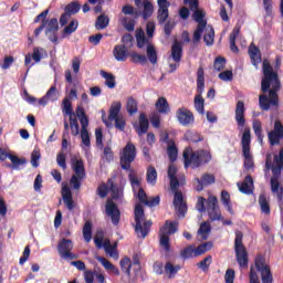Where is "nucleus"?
<instances>
[{
	"instance_id": "nucleus-1",
	"label": "nucleus",
	"mask_w": 283,
	"mask_h": 283,
	"mask_svg": "<svg viewBox=\"0 0 283 283\" xmlns=\"http://www.w3.org/2000/svg\"><path fill=\"white\" fill-rule=\"evenodd\" d=\"M262 72L261 92L263 94L259 96V105L263 112H269L271 105L274 107H279L280 105L277 92L282 90V82L280 81V75L273 70V66L268 60L263 61ZM268 93L269 96H266Z\"/></svg>"
},
{
	"instance_id": "nucleus-2",
	"label": "nucleus",
	"mask_w": 283,
	"mask_h": 283,
	"mask_svg": "<svg viewBox=\"0 0 283 283\" xmlns=\"http://www.w3.org/2000/svg\"><path fill=\"white\" fill-rule=\"evenodd\" d=\"M136 160V146L132 143H127L123 149V153L119 155V165L124 171H129L128 179L132 187H140V180L134 174L132 169V163Z\"/></svg>"
},
{
	"instance_id": "nucleus-3",
	"label": "nucleus",
	"mask_w": 283,
	"mask_h": 283,
	"mask_svg": "<svg viewBox=\"0 0 283 283\" xmlns=\"http://www.w3.org/2000/svg\"><path fill=\"white\" fill-rule=\"evenodd\" d=\"M48 14H50V9H46L40 13L42 23L34 30V36L39 38L44 30L45 36H48L49 41H51V43H55V45H59V19L52 18L46 20Z\"/></svg>"
},
{
	"instance_id": "nucleus-4",
	"label": "nucleus",
	"mask_w": 283,
	"mask_h": 283,
	"mask_svg": "<svg viewBox=\"0 0 283 283\" xmlns=\"http://www.w3.org/2000/svg\"><path fill=\"white\" fill-rule=\"evenodd\" d=\"M283 169V148L280 150L279 155L274 156V164L268 157L265 160L264 171L272 170V177L270 179V186L272 193H280V178H282Z\"/></svg>"
},
{
	"instance_id": "nucleus-5",
	"label": "nucleus",
	"mask_w": 283,
	"mask_h": 283,
	"mask_svg": "<svg viewBox=\"0 0 283 283\" xmlns=\"http://www.w3.org/2000/svg\"><path fill=\"white\" fill-rule=\"evenodd\" d=\"M211 151L199 149L193 151L191 148H186L184 150V164L187 167H191L192 169H198V167H202V165H208L211 163Z\"/></svg>"
},
{
	"instance_id": "nucleus-6",
	"label": "nucleus",
	"mask_w": 283,
	"mask_h": 283,
	"mask_svg": "<svg viewBox=\"0 0 283 283\" xmlns=\"http://www.w3.org/2000/svg\"><path fill=\"white\" fill-rule=\"evenodd\" d=\"M135 233H137L138 238H143L145 240L147 235H149V231L151 230V224L154 222L151 220L145 221L143 224V220H145V209L143 205L137 203L135 206Z\"/></svg>"
},
{
	"instance_id": "nucleus-7",
	"label": "nucleus",
	"mask_w": 283,
	"mask_h": 283,
	"mask_svg": "<svg viewBox=\"0 0 283 283\" xmlns=\"http://www.w3.org/2000/svg\"><path fill=\"white\" fill-rule=\"evenodd\" d=\"M243 238H244V234L242 233V231L235 232L234 252H235L237 262H238L240 269H248L249 252H247V248L244 247V243H242Z\"/></svg>"
},
{
	"instance_id": "nucleus-8",
	"label": "nucleus",
	"mask_w": 283,
	"mask_h": 283,
	"mask_svg": "<svg viewBox=\"0 0 283 283\" xmlns=\"http://www.w3.org/2000/svg\"><path fill=\"white\" fill-rule=\"evenodd\" d=\"M241 147L244 158L243 165L245 169H253L255 164L253 163V155H251V128L249 127L244 128L243 130L241 137Z\"/></svg>"
},
{
	"instance_id": "nucleus-9",
	"label": "nucleus",
	"mask_w": 283,
	"mask_h": 283,
	"mask_svg": "<svg viewBox=\"0 0 283 283\" xmlns=\"http://www.w3.org/2000/svg\"><path fill=\"white\" fill-rule=\"evenodd\" d=\"M197 93L195 96V109L198 114L205 115V98L202 94H205V69L199 66L197 71Z\"/></svg>"
},
{
	"instance_id": "nucleus-10",
	"label": "nucleus",
	"mask_w": 283,
	"mask_h": 283,
	"mask_svg": "<svg viewBox=\"0 0 283 283\" xmlns=\"http://www.w3.org/2000/svg\"><path fill=\"white\" fill-rule=\"evenodd\" d=\"M72 169L75 175L71 177L70 184L73 189L78 191L81 189V181L85 180V164L83 159H72Z\"/></svg>"
},
{
	"instance_id": "nucleus-11",
	"label": "nucleus",
	"mask_w": 283,
	"mask_h": 283,
	"mask_svg": "<svg viewBox=\"0 0 283 283\" xmlns=\"http://www.w3.org/2000/svg\"><path fill=\"white\" fill-rule=\"evenodd\" d=\"M254 266L261 273L262 283H273V273H271V268L266 265V259L262 254L256 255Z\"/></svg>"
},
{
	"instance_id": "nucleus-12",
	"label": "nucleus",
	"mask_w": 283,
	"mask_h": 283,
	"mask_svg": "<svg viewBox=\"0 0 283 283\" xmlns=\"http://www.w3.org/2000/svg\"><path fill=\"white\" fill-rule=\"evenodd\" d=\"M74 249V242L71 239L63 238L57 243V253L63 258V260H78V255L72 253Z\"/></svg>"
},
{
	"instance_id": "nucleus-13",
	"label": "nucleus",
	"mask_w": 283,
	"mask_h": 283,
	"mask_svg": "<svg viewBox=\"0 0 283 283\" xmlns=\"http://www.w3.org/2000/svg\"><path fill=\"white\" fill-rule=\"evenodd\" d=\"M207 211L211 222L222 220V212L220 211V206H218V197L216 196L208 197Z\"/></svg>"
},
{
	"instance_id": "nucleus-14",
	"label": "nucleus",
	"mask_w": 283,
	"mask_h": 283,
	"mask_svg": "<svg viewBox=\"0 0 283 283\" xmlns=\"http://www.w3.org/2000/svg\"><path fill=\"white\" fill-rule=\"evenodd\" d=\"M105 211H106V216H108V218H111L114 227H118V224L120 222V210L118 209V206L112 199H108L106 201Z\"/></svg>"
},
{
	"instance_id": "nucleus-15",
	"label": "nucleus",
	"mask_w": 283,
	"mask_h": 283,
	"mask_svg": "<svg viewBox=\"0 0 283 283\" xmlns=\"http://www.w3.org/2000/svg\"><path fill=\"white\" fill-rule=\"evenodd\" d=\"M176 116L180 125H182L184 127H189V125H193V123H196V117H193V113L188 108H178Z\"/></svg>"
},
{
	"instance_id": "nucleus-16",
	"label": "nucleus",
	"mask_w": 283,
	"mask_h": 283,
	"mask_svg": "<svg viewBox=\"0 0 283 283\" xmlns=\"http://www.w3.org/2000/svg\"><path fill=\"white\" fill-rule=\"evenodd\" d=\"M172 205L177 211V216L179 218H185L187 213V202H185V196H182L181 191H176Z\"/></svg>"
},
{
	"instance_id": "nucleus-17",
	"label": "nucleus",
	"mask_w": 283,
	"mask_h": 283,
	"mask_svg": "<svg viewBox=\"0 0 283 283\" xmlns=\"http://www.w3.org/2000/svg\"><path fill=\"white\" fill-rule=\"evenodd\" d=\"M158 11H157V21L159 25H165L167 23V19H169V1L167 0H157Z\"/></svg>"
},
{
	"instance_id": "nucleus-18",
	"label": "nucleus",
	"mask_w": 283,
	"mask_h": 283,
	"mask_svg": "<svg viewBox=\"0 0 283 283\" xmlns=\"http://www.w3.org/2000/svg\"><path fill=\"white\" fill-rule=\"evenodd\" d=\"M196 182H198L196 189L198 191H202L205 187H209V185H214L216 184V176L211 174H205L202 175L201 178H195Z\"/></svg>"
},
{
	"instance_id": "nucleus-19",
	"label": "nucleus",
	"mask_w": 283,
	"mask_h": 283,
	"mask_svg": "<svg viewBox=\"0 0 283 283\" xmlns=\"http://www.w3.org/2000/svg\"><path fill=\"white\" fill-rule=\"evenodd\" d=\"M248 52L252 65H254V67H258V65L262 63V52L260 51V48L255 46L254 44H251L248 49Z\"/></svg>"
},
{
	"instance_id": "nucleus-20",
	"label": "nucleus",
	"mask_w": 283,
	"mask_h": 283,
	"mask_svg": "<svg viewBox=\"0 0 283 283\" xmlns=\"http://www.w3.org/2000/svg\"><path fill=\"white\" fill-rule=\"evenodd\" d=\"M113 56L116 61L125 63V61H127V56H129V51H127V46L117 44L113 49Z\"/></svg>"
},
{
	"instance_id": "nucleus-21",
	"label": "nucleus",
	"mask_w": 283,
	"mask_h": 283,
	"mask_svg": "<svg viewBox=\"0 0 283 283\" xmlns=\"http://www.w3.org/2000/svg\"><path fill=\"white\" fill-rule=\"evenodd\" d=\"M244 112H247V108L244 107V102L239 101L235 107V120L239 127H244V125H247Z\"/></svg>"
},
{
	"instance_id": "nucleus-22",
	"label": "nucleus",
	"mask_w": 283,
	"mask_h": 283,
	"mask_svg": "<svg viewBox=\"0 0 283 283\" xmlns=\"http://www.w3.org/2000/svg\"><path fill=\"white\" fill-rule=\"evenodd\" d=\"M165 143H168L167 154L170 163H176L178 160V147H176V143L169 139L168 134H166Z\"/></svg>"
},
{
	"instance_id": "nucleus-23",
	"label": "nucleus",
	"mask_w": 283,
	"mask_h": 283,
	"mask_svg": "<svg viewBox=\"0 0 283 283\" xmlns=\"http://www.w3.org/2000/svg\"><path fill=\"white\" fill-rule=\"evenodd\" d=\"M171 59L175 63H180L182 61V43L175 40L171 45Z\"/></svg>"
},
{
	"instance_id": "nucleus-24",
	"label": "nucleus",
	"mask_w": 283,
	"mask_h": 283,
	"mask_svg": "<svg viewBox=\"0 0 283 283\" xmlns=\"http://www.w3.org/2000/svg\"><path fill=\"white\" fill-rule=\"evenodd\" d=\"M62 198L69 211H74V199L72 198V190L69 187L62 188Z\"/></svg>"
},
{
	"instance_id": "nucleus-25",
	"label": "nucleus",
	"mask_w": 283,
	"mask_h": 283,
	"mask_svg": "<svg viewBox=\"0 0 283 283\" xmlns=\"http://www.w3.org/2000/svg\"><path fill=\"white\" fill-rule=\"evenodd\" d=\"M138 136H143L149 132V119L145 113L139 114V127L136 129Z\"/></svg>"
},
{
	"instance_id": "nucleus-26",
	"label": "nucleus",
	"mask_w": 283,
	"mask_h": 283,
	"mask_svg": "<svg viewBox=\"0 0 283 283\" xmlns=\"http://www.w3.org/2000/svg\"><path fill=\"white\" fill-rule=\"evenodd\" d=\"M165 229H167V227H161L159 230V243L160 247H163L165 251L169 253V251H171V245L169 244V233H167Z\"/></svg>"
},
{
	"instance_id": "nucleus-27",
	"label": "nucleus",
	"mask_w": 283,
	"mask_h": 283,
	"mask_svg": "<svg viewBox=\"0 0 283 283\" xmlns=\"http://www.w3.org/2000/svg\"><path fill=\"white\" fill-rule=\"evenodd\" d=\"M249 185H253V177H251L250 175L244 178L243 182L238 184L239 191H241V193H245V196H251V193H253V190Z\"/></svg>"
},
{
	"instance_id": "nucleus-28",
	"label": "nucleus",
	"mask_w": 283,
	"mask_h": 283,
	"mask_svg": "<svg viewBox=\"0 0 283 283\" xmlns=\"http://www.w3.org/2000/svg\"><path fill=\"white\" fill-rule=\"evenodd\" d=\"M49 101H56V86H51L46 94L41 97L38 103L39 105H42L43 107H45V105H48Z\"/></svg>"
},
{
	"instance_id": "nucleus-29",
	"label": "nucleus",
	"mask_w": 283,
	"mask_h": 283,
	"mask_svg": "<svg viewBox=\"0 0 283 283\" xmlns=\"http://www.w3.org/2000/svg\"><path fill=\"white\" fill-rule=\"evenodd\" d=\"M238 36H240V27L237 25L233 28L232 32L230 33V50L235 54L240 52V49H238V45L235 44Z\"/></svg>"
},
{
	"instance_id": "nucleus-30",
	"label": "nucleus",
	"mask_w": 283,
	"mask_h": 283,
	"mask_svg": "<svg viewBox=\"0 0 283 283\" xmlns=\"http://www.w3.org/2000/svg\"><path fill=\"white\" fill-rule=\"evenodd\" d=\"M62 113L65 116H69V118L76 117V114L74 113V109L72 108V101L70 99V97H65L62 101Z\"/></svg>"
},
{
	"instance_id": "nucleus-31",
	"label": "nucleus",
	"mask_w": 283,
	"mask_h": 283,
	"mask_svg": "<svg viewBox=\"0 0 283 283\" xmlns=\"http://www.w3.org/2000/svg\"><path fill=\"white\" fill-rule=\"evenodd\" d=\"M192 11H193V14H192L193 21H196L198 25L207 27V20H205V18L207 17V12H205V10L199 8Z\"/></svg>"
},
{
	"instance_id": "nucleus-32",
	"label": "nucleus",
	"mask_w": 283,
	"mask_h": 283,
	"mask_svg": "<svg viewBox=\"0 0 283 283\" xmlns=\"http://www.w3.org/2000/svg\"><path fill=\"white\" fill-rule=\"evenodd\" d=\"M146 54L148 61L153 64L156 65V63H158V52L156 51V46H154V44H148L146 46Z\"/></svg>"
},
{
	"instance_id": "nucleus-33",
	"label": "nucleus",
	"mask_w": 283,
	"mask_h": 283,
	"mask_svg": "<svg viewBox=\"0 0 283 283\" xmlns=\"http://www.w3.org/2000/svg\"><path fill=\"white\" fill-rule=\"evenodd\" d=\"M119 23L127 32H134V30H136V20H134V18L123 17L119 19Z\"/></svg>"
},
{
	"instance_id": "nucleus-34",
	"label": "nucleus",
	"mask_w": 283,
	"mask_h": 283,
	"mask_svg": "<svg viewBox=\"0 0 283 283\" xmlns=\"http://www.w3.org/2000/svg\"><path fill=\"white\" fill-rule=\"evenodd\" d=\"M126 111L129 116H134V114L138 113V101L133 96H129L126 102Z\"/></svg>"
},
{
	"instance_id": "nucleus-35",
	"label": "nucleus",
	"mask_w": 283,
	"mask_h": 283,
	"mask_svg": "<svg viewBox=\"0 0 283 283\" xmlns=\"http://www.w3.org/2000/svg\"><path fill=\"white\" fill-rule=\"evenodd\" d=\"M101 76L105 78V85L108 90H114V87H116V77L114 74L101 71Z\"/></svg>"
},
{
	"instance_id": "nucleus-36",
	"label": "nucleus",
	"mask_w": 283,
	"mask_h": 283,
	"mask_svg": "<svg viewBox=\"0 0 283 283\" xmlns=\"http://www.w3.org/2000/svg\"><path fill=\"white\" fill-rule=\"evenodd\" d=\"M108 185H111L113 200H120V198H123V188L118 187L117 184H114L112 179H108Z\"/></svg>"
},
{
	"instance_id": "nucleus-37",
	"label": "nucleus",
	"mask_w": 283,
	"mask_h": 283,
	"mask_svg": "<svg viewBox=\"0 0 283 283\" xmlns=\"http://www.w3.org/2000/svg\"><path fill=\"white\" fill-rule=\"evenodd\" d=\"M155 105L159 114H169V102H167V98L159 97Z\"/></svg>"
},
{
	"instance_id": "nucleus-38",
	"label": "nucleus",
	"mask_w": 283,
	"mask_h": 283,
	"mask_svg": "<svg viewBox=\"0 0 283 283\" xmlns=\"http://www.w3.org/2000/svg\"><path fill=\"white\" fill-rule=\"evenodd\" d=\"M144 10L142 12V17L145 21L147 19H150V17L154 14V4L149 0L143 1Z\"/></svg>"
},
{
	"instance_id": "nucleus-39",
	"label": "nucleus",
	"mask_w": 283,
	"mask_h": 283,
	"mask_svg": "<svg viewBox=\"0 0 283 283\" xmlns=\"http://www.w3.org/2000/svg\"><path fill=\"white\" fill-rule=\"evenodd\" d=\"M75 114L77 118L80 119V123L82 127L90 126V119L87 118V115L85 114V108L82 105H78L75 109Z\"/></svg>"
},
{
	"instance_id": "nucleus-40",
	"label": "nucleus",
	"mask_w": 283,
	"mask_h": 283,
	"mask_svg": "<svg viewBox=\"0 0 283 283\" xmlns=\"http://www.w3.org/2000/svg\"><path fill=\"white\" fill-rule=\"evenodd\" d=\"M214 40H216V31L213 30V27L206 25V33L203 35V41L206 45H213Z\"/></svg>"
},
{
	"instance_id": "nucleus-41",
	"label": "nucleus",
	"mask_w": 283,
	"mask_h": 283,
	"mask_svg": "<svg viewBox=\"0 0 283 283\" xmlns=\"http://www.w3.org/2000/svg\"><path fill=\"white\" fill-rule=\"evenodd\" d=\"M109 25V17L106 14H101L97 17L95 21V28L96 30H105Z\"/></svg>"
},
{
	"instance_id": "nucleus-42",
	"label": "nucleus",
	"mask_w": 283,
	"mask_h": 283,
	"mask_svg": "<svg viewBox=\"0 0 283 283\" xmlns=\"http://www.w3.org/2000/svg\"><path fill=\"white\" fill-rule=\"evenodd\" d=\"M178 271H180V265H174L171 262H167L165 265V273L168 274L169 280L176 277Z\"/></svg>"
},
{
	"instance_id": "nucleus-43",
	"label": "nucleus",
	"mask_w": 283,
	"mask_h": 283,
	"mask_svg": "<svg viewBox=\"0 0 283 283\" xmlns=\"http://www.w3.org/2000/svg\"><path fill=\"white\" fill-rule=\"evenodd\" d=\"M122 107L123 105L120 104V102H115L109 108L108 119L114 120L116 118H119L120 116H118V114H120Z\"/></svg>"
},
{
	"instance_id": "nucleus-44",
	"label": "nucleus",
	"mask_w": 283,
	"mask_h": 283,
	"mask_svg": "<svg viewBox=\"0 0 283 283\" xmlns=\"http://www.w3.org/2000/svg\"><path fill=\"white\" fill-rule=\"evenodd\" d=\"M146 180L149 185H156V180H158V171H156L154 166L147 168Z\"/></svg>"
},
{
	"instance_id": "nucleus-45",
	"label": "nucleus",
	"mask_w": 283,
	"mask_h": 283,
	"mask_svg": "<svg viewBox=\"0 0 283 283\" xmlns=\"http://www.w3.org/2000/svg\"><path fill=\"white\" fill-rule=\"evenodd\" d=\"M212 249H213V243L211 242L202 243L195 249V258H198L199 255H205L207 251H211Z\"/></svg>"
},
{
	"instance_id": "nucleus-46",
	"label": "nucleus",
	"mask_w": 283,
	"mask_h": 283,
	"mask_svg": "<svg viewBox=\"0 0 283 283\" xmlns=\"http://www.w3.org/2000/svg\"><path fill=\"white\" fill-rule=\"evenodd\" d=\"M259 205H260L262 213H265V216L271 214V205L269 203V200H266V196L260 195Z\"/></svg>"
},
{
	"instance_id": "nucleus-47",
	"label": "nucleus",
	"mask_w": 283,
	"mask_h": 283,
	"mask_svg": "<svg viewBox=\"0 0 283 283\" xmlns=\"http://www.w3.org/2000/svg\"><path fill=\"white\" fill-rule=\"evenodd\" d=\"M92 228H93V223L92 221H86L83 226V238L85 240V242H92Z\"/></svg>"
},
{
	"instance_id": "nucleus-48",
	"label": "nucleus",
	"mask_w": 283,
	"mask_h": 283,
	"mask_svg": "<svg viewBox=\"0 0 283 283\" xmlns=\"http://www.w3.org/2000/svg\"><path fill=\"white\" fill-rule=\"evenodd\" d=\"M7 158H9V160H11L12 169H19V167H21L22 165H25V163H28V160H25L24 157L19 158V156L12 155V154H9V156Z\"/></svg>"
},
{
	"instance_id": "nucleus-49",
	"label": "nucleus",
	"mask_w": 283,
	"mask_h": 283,
	"mask_svg": "<svg viewBox=\"0 0 283 283\" xmlns=\"http://www.w3.org/2000/svg\"><path fill=\"white\" fill-rule=\"evenodd\" d=\"M119 265L123 273H126V275L129 277L132 275V259L125 256L120 260Z\"/></svg>"
},
{
	"instance_id": "nucleus-50",
	"label": "nucleus",
	"mask_w": 283,
	"mask_h": 283,
	"mask_svg": "<svg viewBox=\"0 0 283 283\" xmlns=\"http://www.w3.org/2000/svg\"><path fill=\"white\" fill-rule=\"evenodd\" d=\"M78 30V20H72L69 25H66L63 30V36H70V34H74V31Z\"/></svg>"
},
{
	"instance_id": "nucleus-51",
	"label": "nucleus",
	"mask_w": 283,
	"mask_h": 283,
	"mask_svg": "<svg viewBox=\"0 0 283 283\" xmlns=\"http://www.w3.org/2000/svg\"><path fill=\"white\" fill-rule=\"evenodd\" d=\"M268 138H269V143L272 147H274V145H280V140H282L283 135H279V133H275L273 130H271L268 134Z\"/></svg>"
},
{
	"instance_id": "nucleus-52",
	"label": "nucleus",
	"mask_w": 283,
	"mask_h": 283,
	"mask_svg": "<svg viewBox=\"0 0 283 283\" xmlns=\"http://www.w3.org/2000/svg\"><path fill=\"white\" fill-rule=\"evenodd\" d=\"M187 140H190V143H201V140H205V137L200 135L199 133L188 130L186 133Z\"/></svg>"
},
{
	"instance_id": "nucleus-53",
	"label": "nucleus",
	"mask_w": 283,
	"mask_h": 283,
	"mask_svg": "<svg viewBox=\"0 0 283 283\" xmlns=\"http://www.w3.org/2000/svg\"><path fill=\"white\" fill-rule=\"evenodd\" d=\"M165 231L168 233V235H174L176 231H178V222L177 221H169L167 220L164 224Z\"/></svg>"
},
{
	"instance_id": "nucleus-54",
	"label": "nucleus",
	"mask_w": 283,
	"mask_h": 283,
	"mask_svg": "<svg viewBox=\"0 0 283 283\" xmlns=\"http://www.w3.org/2000/svg\"><path fill=\"white\" fill-rule=\"evenodd\" d=\"M87 127L88 126H82L81 129V138H82V143L83 145H85V147H90L92 145V142L90 139V132H87Z\"/></svg>"
},
{
	"instance_id": "nucleus-55",
	"label": "nucleus",
	"mask_w": 283,
	"mask_h": 283,
	"mask_svg": "<svg viewBox=\"0 0 283 283\" xmlns=\"http://www.w3.org/2000/svg\"><path fill=\"white\" fill-rule=\"evenodd\" d=\"M43 54H45V49L39 46L34 48L33 53L31 54L32 59L34 60V63H41Z\"/></svg>"
},
{
	"instance_id": "nucleus-56",
	"label": "nucleus",
	"mask_w": 283,
	"mask_h": 283,
	"mask_svg": "<svg viewBox=\"0 0 283 283\" xmlns=\"http://www.w3.org/2000/svg\"><path fill=\"white\" fill-rule=\"evenodd\" d=\"M198 233L202 235V240H207V235L211 233V224L209 222L201 223Z\"/></svg>"
},
{
	"instance_id": "nucleus-57",
	"label": "nucleus",
	"mask_w": 283,
	"mask_h": 283,
	"mask_svg": "<svg viewBox=\"0 0 283 283\" xmlns=\"http://www.w3.org/2000/svg\"><path fill=\"white\" fill-rule=\"evenodd\" d=\"M227 66V59L223 56H218L214 59L213 67L217 72H222Z\"/></svg>"
},
{
	"instance_id": "nucleus-58",
	"label": "nucleus",
	"mask_w": 283,
	"mask_h": 283,
	"mask_svg": "<svg viewBox=\"0 0 283 283\" xmlns=\"http://www.w3.org/2000/svg\"><path fill=\"white\" fill-rule=\"evenodd\" d=\"M212 258L211 255L206 256L203 260H201L197 266L198 269H201V271L207 272L209 271V268L211 266Z\"/></svg>"
},
{
	"instance_id": "nucleus-59",
	"label": "nucleus",
	"mask_w": 283,
	"mask_h": 283,
	"mask_svg": "<svg viewBox=\"0 0 283 283\" xmlns=\"http://www.w3.org/2000/svg\"><path fill=\"white\" fill-rule=\"evenodd\" d=\"M206 29L207 27H202V24L197 25L192 38L193 43H199L200 39H202V33L205 32Z\"/></svg>"
},
{
	"instance_id": "nucleus-60",
	"label": "nucleus",
	"mask_w": 283,
	"mask_h": 283,
	"mask_svg": "<svg viewBox=\"0 0 283 283\" xmlns=\"http://www.w3.org/2000/svg\"><path fill=\"white\" fill-rule=\"evenodd\" d=\"M136 41H137V48H139V50H143V48H145L147 43H149V40L146 39L144 32H139L136 34Z\"/></svg>"
},
{
	"instance_id": "nucleus-61",
	"label": "nucleus",
	"mask_w": 283,
	"mask_h": 283,
	"mask_svg": "<svg viewBox=\"0 0 283 283\" xmlns=\"http://www.w3.org/2000/svg\"><path fill=\"white\" fill-rule=\"evenodd\" d=\"M130 61L132 63H140L142 65H145L147 63V56L138 53H130Z\"/></svg>"
},
{
	"instance_id": "nucleus-62",
	"label": "nucleus",
	"mask_w": 283,
	"mask_h": 283,
	"mask_svg": "<svg viewBox=\"0 0 283 283\" xmlns=\"http://www.w3.org/2000/svg\"><path fill=\"white\" fill-rule=\"evenodd\" d=\"M69 120L72 136H78V119H76V117H69Z\"/></svg>"
},
{
	"instance_id": "nucleus-63",
	"label": "nucleus",
	"mask_w": 283,
	"mask_h": 283,
	"mask_svg": "<svg viewBox=\"0 0 283 283\" xmlns=\"http://www.w3.org/2000/svg\"><path fill=\"white\" fill-rule=\"evenodd\" d=\"M181 256L185 260H189V258H196V249H193V245L187 247L181 251Z\"/></svg>"
},
{
	"instance_id": "nucleus-64",
	"label": "nucleus",
	"mask_w": 283,
	"mask_h": 283,
	"mask_svg": "<svg viewBox=\"0 0 283 283\" xmlns=\"http://www.w3.org/2000/svg\"><path fill=\"white\" fill-rule=\"evenodd\" d=\"M66 155L63 151H60L56 156V163L61 169H67V163L65 160Z\"/></svg>"
}]
</instances>
